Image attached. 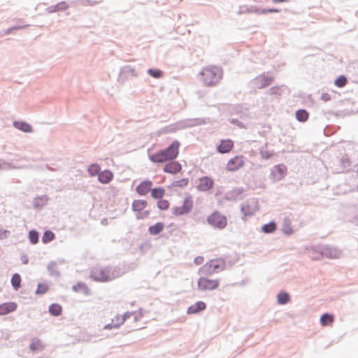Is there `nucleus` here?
Returning a JSON list of instances; mask_svg holds the SVG:
<instances>
[{"instance_id":"f257e3e1","label":"nucleus","mask_w":358,"mask_h":358,"mask_svg":"<svg viewBox=\"0 0 358 358\" xmlns=\"http://www.w3.org/2000/svg\"><path fill=\"white\" fill-rule=\"evenodd\" d=\"M180 143L174 141L166 148L149 155V159L155 164H161L176 159L179 155Z\"/></svg>"},{"instance_id":"f03ea898","label":"nucleus","mask_w":358,"mask_h":358,"mask_svg":"<svg viewBox=\"0 0 358 358\" xmlns=\"http://www.w3.org/2000/svg\"><path fill=\"white\" fill-rule=\"evenodd\" d=\"M222 76V70L215 66L206 67L200 73L201 80L207 86L216 85L221 80Z\"/></svg>"},{"instance_id":"7ed1b4c3","label":"nucleus","mask_w":358,"mask_h":358,"mask_svg":"<svg viewBox=\"0 0 358 358\" xmlns=\"http://www.w3.org/2000/svg\"><path fill=\"white\" fill-rule=\"evenodd\" d=\"M127 317H132L134 320H138L143 317V315L141 312L127 313L124 315L117 314L112 319L111 323L106 325L104 328L107 329L117 328L124 323Z\"/></svg>"},{"instance_id":"20e7f679","label":"nucleus","mask_w":358,"mask_h":358,"mask_svg":"<svg viewBox=\"0 0 358 358\" xmlns=\"http://www.w3.org/2000/svg\"><path fill=\"white\" fill-rule=\"evenodd\" d=\"M193 207V197L192 195L187 194L184 197L182 205L173 207L171 211L174 215L180 216L190 213Z\"/></svg>"},{"instance_id":"39448f33","label":"nucleus","mask_w":358,"mask_h":358,"mask_svg":"<svg viewBox=\"0 0 358 358\" xmlns=\"http://www.w3.org/2000/svg\"><path fill=\"white\" fill-rule=\"evenodd\" d=\"M207 222L215 228L222 229L227 224V219L224 215L216 210L208 216Z\"/></svg>"},{"instance_id":"423d86ee","label":"nucleus","mask_w":358,"mask_h":358,"mask_svg":"<svg viewBox=\"0 0 358 358\" xmlns=\"http://www.w3.org/2000/svg\"><path fill=\"white\" fill-rule=\"evenodd\" d=\"M91 278L96 281L106 282L114 279L115 275L106 268L95 267L92 270Z\"/></svg>"},{"instance_id":"0eeeda50","label":"nucleus","mask_w":358,"mask_h":358,"mask_svg":"<svg viewBox=\"0 0 358 358\" xmlns=\"http://www.w3.org/2000/svg\"><path fill=\"white\" fill-rule=\"evenodd\" d=\"M148 202L143 199H134L131 203V209L136 213L138 219H144L149 216L150 211L145 210Z\"/></svg>"},{"instance_id":"6e6552de","label":"nucleus","mask_w":358,"mask_h":358,"mask_svg":"<svg viewBox=\"0 0 358 358\" xmlns=\"http://www.w3.org/2000/svg\"><path fill=\"white\" fill-rule=\"evenodd\" d=\"M245 164V157L243 155H236L227 161L226 170L229 172H235L242 169Z\"/></svg>"},{"instance_id":"1a4fd4ad","label":"nucleus","mask_w":358,"mask_h":358,"mask_svg":"<svg viewBox=\"0 0 358 358\" xmlns=\"http://www.w3.org/2000/svg\"><path fill=\"white\" fill-rule=\"evenodd\" d=\"M224 260L222 258H217L212 259L208 263H206L202 267V269H205L207 273H212L223 270L224 268Z\"/></svg>"},{"instance_id":"9d476101","label":"nucleus","mask_w":358,"mask_h":358,"mask_svg":"<svg viewBox=\"0 0 358 358\" xmlns=\"http://www.w3.org/2000/svg\"><path fill=\"white\" fill-rule=\"evenodd\" d=\"M220 282L217 279H209L201 277L198 280L197 286L200 290H213L218 287Z\"/></svg>"},{"instance_id":"9b49d317","label":"nucleus","mask_w":358,"mask_h":358,"mask_svg":"<svg viewBox=\"0 0 358 358\" xmlns=\"http://www.w3.org/2000/svg\"><path fill=\"white\" fill-rule=\"evenodd\" d=\"M182 169V168L181 164L179 162L175 161V159H173L169 161V162L164 165L163 171L170 174H177L181 172Z\"/></svg>"},{"instance_id":"f8f14e48","label":"nucleus","mask_w":358,"mask_h":358,"mask_svg":"<svg viewBox=\"0 0 358 358\" xmlns=\"http://www.w3.org/2000/svg\"><path fill=\"white\" fill-rule=\"evenodd\" d=\"M234 147V143L231 139L221 140L217 145V151L221 154L230 152Z\"/></svg>"},{"instance_id":"ddd939ff","label":"nucleus","mask_w":358,"mask_h":358,"mask_svg":"<svg viewBox=\"0 0 358 358\" xmlns=\"http://www.w3.org/2000/svg\"><path fill=\"white\" fill-rule=\"evenodd\" d=\"M258 210L257 202L255 201H250L243 203L241 206V211L245 216H251L255 213Z\"/></svg>"},{"instance_id":"4468645a","label":"nucleus","mask_w":358,"mask_h":358,"mask_svg":"<svg viewBox=\"0 0 358 358\" xmlns=\"http://www.w3.org/2000/svg\"><path fill=\"white\" fill-rule=\"evenodd\" d=\"M152 185L149 180H143L136 187V191L140 196H145L151 191Z\"/></svg>"},{"instance_id":"2eb2a0df","label":"nucleus","mask_w":358,"mask_h":358,"mask_svg":"<svg viewBox=\"0 0 358 358\" xmlns=\"http://www.w3.org/2000/svg\"><path fill=\"white\" fill-rule=\"evenodd\" d=\"M213 179L205 176L199 179L197 188L200 191H208L213 187Z\"/></svg>"},{"instance_id":"dca6fc26","label":"nucleus","mask_w":358,"mask_h":358,"mask_svg":"<svg viewBox=\"0 0 358 358\" xmlns=\"http://www.w3.org/2000/svg\"><path fill=\"white\" fill-rule=\"evenodd\" d=\"M17 303L15 302H7L0 304V315H4L14 312L17 309Z\"/></svg>"},{"instance_id":"f3484780","label":"nucleus","mask_w":358,"mask_h":358,"mask_svg":"<svg viewBox=\"0 0 358 358\" xmlns=\"http://www.w3.org/2000/svg\"><path fill=\"white\" fill-rule=\"evenodd\" d=\"M206 305L203 301H197L194 304L189 306L187 309L188 314H196L199 312L205 310Z\"/></svg>"},{"instance_id":"a211bd4d","label":"nucleus","mask_w":358,"mask_h":358,"mask_svg":"<svg viewBox=\"0 0 358 358\" xmlns=\"http://www.w3.org/2000/svg\"><path fill=\"white\" fill-rule=\"evenodd\" d=\"M113 178V174L110 171L105 170L99 174L98 180L103 184L109 183Z\"/></svg>"},{"instance_id":"6ab92c4d","label":"nucleus","mask_w":358,"mask_h":358,"mask_svg":"<svg viewBox=\"0 0 358 358\" xmlns=\"http://www.w3.org/2000/svg\"><path fill=\"white\" fill-rule=\"evenodd\" d=\"M164 228V224L162 222H157L156 224L150 226L148 231L151 235H157L162 232Z\"/></svg>"},{"instance_id":"aec40b11","label":"nucleus","mask_w":358,"mask_h":358,"mask_svg":"<svg viewBox=\"0 0 358 358\" xmlns=\"http://www.w3.org/2000/svg\"><path fill=\"white\" fill-rule=\"evenodd\" d=\"M73 289L76 292L88 294L90 289L84 282H78L73 287Z\"/></svg>"},{"instance_id":"412c9836","label":"nucleus","mask_w":358,"mask_h":358,"mask_svg":"<svg viewBox=\"0 0 358 358\" xmlns=\"http://www.w3.org/2000/svg\"><path fill=\"white\" fill-rule=\"evenodd\" d=\"M151 196L154 199H161L165 194V189L163 187H157L151 189Z\"/></svg>"},{"instance_id":"4be33fe9","label":"nucleus","mask_w":358,"mask_h":358,"mask_svg":"<svg viewBox=\"0 0 358 358\" xmlns=\"http://www.w3.org/2000/svg\"><path fill=\"white\" fill-rule=\"evenodd\" d=\"M62 311V306L58 303H52L49 307V312L54 316H59L61 315Z\"/></svg>"},{"instance_id":"5701e85b","label":"nucleus","mask_w":358,"mask_h":358,"mask_svg":"<svg viewBox=\"0 0 358 358\" xmlns=\"http://www.w3.org/2000/svg\"><path fill=\"white\" fill-rule=\"evenodd\" d=\"M44 345H43L42 342L38 339H34L32 340L31 344H30V349L31 351H41L43 349Z\"/></svg>"},{"instance_id":"b1692460","label":"nucleus","mask_w":358,"mask_h":358,"mask_svg":"<svg viewBox=\"0 0 358 358\" xmlns=\"http://www.w3.org/2000/svg\"><path fill=\"white\" fill-rule=\"evenodd\" d=\"M334 315L325 313L321 316L320 322L322 326H327L331 324L334 322Z\"/></svg>"},{"instance_id":"393cba45","label":"nucleus","mask_w":358,"mask_h":358,"mask_svg":"<svg viewBox=\"0 0 358 358\" xmlns=\"http://www.w3.org/2000/svg\"><path fill=\"white\" fill-rule=\"evenodd\" d=\"M14 125L15 127L18 129H20L23 131H25V132H30L31 131V127L26 123V122H15L14 123Z\"/></svg>"},{"instance_id":"a878e982","label":"nucleus","mask_w":358,"mask_h":358,"mask_svg":"<svg viewBox=\"0 0 358 358\" xmlns=\"http://www.w3.org/2000/svg\"><path fill=\"white\" fill-rule=\"evenodd\" d=\"M309 115L306 110H299L296 112V118L300 122H305L308 119Z\"/></svg>"},{"instance_id":"bb28decb","label":"nucleus","mask_w":358,"mask_h":358,"mask_svg":"<svg viewBox=\"0 0 358 358\" xmlns=\"http://www.w3.org/2000/svg\"><path fill=\"white\" fill-rule=\"evenodd\" d=\"M21 277L19 274L15 273L11 278V284L15 290H17L21 286Z\"/></svg>"},{"instance_id":"cd10ccee","label":"nucleus","mask_w":358,"mask_h":358,"mask_svg":"<svg viewBox=\"0 0 358 358\" xmlns=\"http://www.w3.org/2000/svg\"><path fill=\"white\" fill-rule=\"evenodd\" d=\"M101 170L100 166L96 164H91L88 167V173L91 176H94L97 174H99V171Z\"/></svg>"},{"instance_id":"c85d7f7f","label":"nucleus","mask_w":358,"mask_h":358,"mask_svg":"<svg viewBox=\"0 0 358 358\" xmlns=\"http://www.w3.org/2000/svg\"><path fill=\"white\" fill-rule=\"evenodd\" d=\"M274 171L275 174L276 172L278 173V178L280 179L285 175L287 172V168L283 165H278L275 167Z\"/></svg>"},{"instance_id":"c756f323","label":"nucleus","mask_w":358,"mask_h":358,"mask_svg":"<svg viewBox=\"0 0 358 358\" xmlns=\"http://www.w3.org/2000/svg\"><path fill=\"white\" fill-rule=\"evenodd\" d=\"M55 236L53 232L50 231H45L42 237V241L44 243H47L55 238Z\"/></svg>"},{"instance_id":"7c9ffc66","label":"nucleus","mask_w":358,"mask_h":358,"mask_svg":"<svg viewBox=\"0 0 358 358\" xmlns=\"http://www.w3.org/2000/svg\"><path fill=\"white\" fill-rule=\"evenodd\" d=\"M289 300V295L286 292H280L278 294V301L280 304H285Z\"/></svg>"},{"instance_id":"2f4dec72","label":"nucleus","mask_w":358,"mask_h":358,"mask_svg":"<svg viewBox=\"0 0 358 358\" xmlns=\"http://www.w3.org/2000/svg\"><path fill=\"white\" fill-rule=\"evenodd\" d=\"M157 207L162 210H166L169 208V202L166 199H159L157 203Z\"/></svg>"},{"instance_id":"473e14b6","label":"nucleus","mask_w":358,"mask_h":358,"mask_svg":"<svg viewBox=\"0 0 358 358\" xmlns=\"http://www.w3.org/2000/svg\"><path fill=\"white\" fill-rule=\"evenodd\" d=\"M276 229V225H275V223L274 222H270L267 224H265L263 227H262V230L265 232V233H272Z\"/></svg>"},{"instance_id":"72a5a7b5","label":"nucleus","mask_w":358,"mask_h":358,"mask_svg":"<svg viewBox=\"0 0 358 358\" xmlns=\"http://www.w3.org/2000/svg\"><path fill=\"white\" fill-rule=\"evenodd\" d=\"M29 238L30 240V242L32 244H36L38 241V233L35 230L30 231L29 234Z\"/></svg>"},{"instance_id":"f704fd0d","label":"nucleus","mask_w":358,"mask_h":358,"mask_svg":"<svg viewBox=\"0 0 358 358\" xmlns=\"http://www.w3.org/2000/svg\"><path fill=\"white\" fill-rule=\"evenodd\" d=\"M334 83L337 87H343L347 84V78L344 76H341L336 79Z\"/></svg>"},{"instance_id":"c9c22d12","label":"nucleus","mask_w":358,"mask_h":358,"mask_svg":"<svg viewBox=\"0 0 358 358\" xmlns=\"http://www.w3.org/2000/svg\"><path fill=\"white\" fill-rule=\"evenodd\" d=\"M148 74L155 78H159L162 76L163 73L159 69H150L148 71Z\"/></svg>"},{"instance_id":"e433bc0d","label":"nucleus","mask_w":358,"mask_h":358,"mask_svg":"<svg viewBox=\"0 0 358 358\" xmlns=\"http://www.w3.org/2000/svg\"><path fill=\"white\" fill-rule=\"evenodd\" d=\"M48 291V286L44 283H39L36 289V294H43Z\"/></svg>"},{"instance_id":"4c0bfd02","label":"nucleus","mask_w":358,"mask_h":358,"mask_svg":"<svg viewBox=\"0 0 358 358\" xmlns=\"http://www.w3.org/2000/svg\"><path fill=\"white\" fill-rule=\"evenodd\" d=\"M188 184V179L187 178H182L180 180L176 181L174 183V186L176 187H185Z\"/></svg>"},{"instance_id":"58836bf2","label":"nucleus","mask_w":358,"mask_h":358,"mask_svg":"<svg viewBox=\"0 0 358 358\" xmlns=\"http://www.w3.org/2000/svg\"><path fill=\"white\" fill-rule=\"evenodd\" d=\"M9 234V231L6 229H0V240L4 239L8 237Z\"/></svg>"},{"instance_id":"ea45409f","label":"nucleus","mask_w":358,"mask_h":358,"mask_svg":"<svg viewBox=\"0 0 358 358\" xmlns=\"http://www.w3.org/2000/svg\"><path fill=\"white\" fill-rule=\"evenodd\" d=\"M271 94H281V88L280 87H273L271 89Z\"/></svg>"},{"instance_id":"a19ab883","label":"nucleus","mask_w":358,"mask_h":358,"mask_svg":"<svg viewBox=\"0 0 358 358\" xmlns=\"http://www.w3.org/2000/svg\"><path fill=\"white\" fill-rule=\"evenodd\" d=\"M203 261H204L203 257H201V256L196 257L194 259V263L197 265H200V264H203Z\"/></svg>"},{"instance_id":"79ce46f5","label":"nucleus","mask_w":358,"mask_h":358,"mask_svg":"<svg viewBox=\"0 0 358 358\" xmlns=\"http://www.w3.org/2000/svg\"><path fill=\"white\" fill-rule=\"evenodd\" d=\"M280 10L278 9H268V10H264L262 11L263 13H278Z\"/></svg>"},{"instance_id":"37998d69","label":"nucleus","mask_w":358,"mask_h":358,"mask_svg":"<svg viewBox=\"0 0 358 358\" xmlns=\"http://www.w3.org/2000/svg\"><path fill=\"white\" fill-rule=\"evenodd\" d=\"M273 3H280V2H285L287 1V0H272Z\"/></svg>"},{"instance_id":"c03bdc74","label":"nucleus","mask_w":358,"mask_h":358,"mask_svg":"<svg viewBox=\"0 0 358 358\" xmlns=\"http://www.w3.org/2000/svg\"><path fill=\"white\" fill-rule=\"evenodd\" d=\"M357 171H358V167H357Z\"/></svg>"}]
</instances>
